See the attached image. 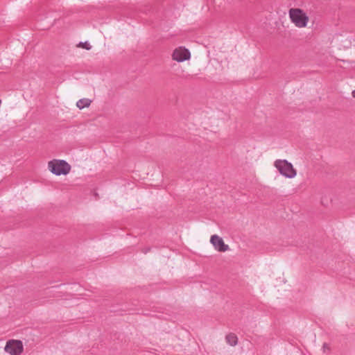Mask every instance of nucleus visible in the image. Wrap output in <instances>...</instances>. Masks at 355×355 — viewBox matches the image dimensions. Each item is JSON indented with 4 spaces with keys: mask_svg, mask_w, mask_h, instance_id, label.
<instances>
[{
    "mask_svg": "<svg viewBox=\"0 0 355 355\" xmlns=\"http://www.w3.org/2000/svg\"><path fill=\"white\" fill-rule=\"evenodd\" d=\"M288 16L291 21L298 28H306L310 21L307 13L301 8H291Z\"/></svg>",
    "mask_w": 355,
    "mask_h": 355,
    "instance_id": "1",
    "label": "nucleus"
},
{
    "mask_svg": "<svg viewBox=\"0 0 355 355\" xmlns=\"http://www.w3.org/2000/svg\"><path fill=\"white\" fill-rule=\"evenodd\" d=\"M49 171L55 175H67L71 169V165L63 159H53L47 163Z\"/></svg>",
    "mask_w": 355,
    "mask_h": 355,
    "instance_id": "2",
    "label": "nucleus"
},
{
    "mask_svg": "<svg viewBox=\"0 0 355 355\" xmlns=\"http://www.w3.org/2000/svg\"><path fill=\"white\" fill-rule=\"evenodd\" d=\"M274 166L284 177L293 179L297 176V170L291 163L286 160L278 159L275 162Z\"/></svg>",
    "mask_w": 355,
    "mask_h": 355,
    "instance_id": "3",
    "label": "nucleus"
},
{
    "mask_svg": "<svg viewBox=\"0 0 355 355\" xmlns=\"http://www.w3.org/2000/svg\"><path fill=\"white\" fill-rule=\"evenodd\" d=\"M3 350L8 355H22L24 352V345L21 340L9 339L6 341Z\"/></svg>",
    "mask_w": 355,
    "mask_h": 355,
    "instance_id": "4",
    "label": "nucleus"
},
{
    "mask_svg": "<svg viewBox=\"0 0 355 355\" xmlns=\"http://www.w3.org/2000/svg\"><path fill=\"white\" fill-rule=\"evenodd\" d=\"M191 58V51L182 46L175 48L171 53V59L177 62L189 61Z\"/></svg>",
    "mask_w": 355,
    "mask_h": 355,
    "instance_id": "5",
    "label": "nucleus"
},
{
    "mask_svg": "<svg viewBox=\"0 0 355 355\" xmlns=\"http://www.w3.org/2000/svg\"><path fill=\"white\" fill-rule=\"evenodd\" d=\"M210 243L218 252H225L229 250L228 245L225 244L223 239L218 235H212L210 238Z\"/></svg>",
    "mask_w": 355,
    "mask_h": 355,
    "instance_id": "6",
    "label": "nucleus"
},
{
    "mask_svg": "<svg viewBox=\"0 0 355 355\" xmlns=\"http://www.w3.org/2000/svg\"><path fill=\"white\" fill-rule=\"evenodd\" d=\"M92 101L88 98H83L76 102V106L80 110L87 108L90 106Z\"/></svg>",
    "mask_w": 355,
    "mask_h": 355,
    "instance_id": "7",
    "label": "nucleus"
},
{
    "mask_svg": "<svg viewBox=\"0 0 355 355\" xmlns=\"http://www.w3.org/2000/svg\"><path fill=\"white\" fill-rule=\"evenodd\" d=\"M226 342L231 346H235L238 343V338L234 334H230L226 336L225 338Z\"/></svg>",
    "mask_w": 355,
    "mask_h": 355,
    "instance_id": "8",
    "label": "nucleus"
},
{
    "mask_svg": "<svg viewBox=\"0 0 355 355\" xmlns=\"http://www.w3.org/2000/svg\"><path fill=\"white\" fill-rule=\"evenodd\" d=\"M202 124L204 125L205 128H210V130L212 131L216 128V125L215 124V119L210 118L209 121L208 120H204L202 121Z\"/></svg>",
    "mask_w": 355,
    "mask_h": 355,
    "instance_id": "9",
    "label": "nucleus"
},
{
    "mask_svg": "<svg viewBox=\"0 0 355 355\" xmlns=\"http://www.w3.org/2000/svg\"><path fill=\"white\" fill-rule=\"evenodd\" d=\"M77 47L85 49L86 50H90L92 49L91 44L88 42H80Z\"/></svg>",
    "mask_w": 355,
    "mask_h": 355,
    "instance_id": "10",
    "label": "nucleus"
},
{
    "mask_svg": "<svg viewBox=\"0 0 355 355\" xmlns=\"http://www.w3.org/2000/svg\"><path fill=\"white\" fill-rule=\"evenodd\" d=\"M322 351L325 354L329 353L330 351H331V348H330L329 345H328L327 343L323 344V345H322Z\"/></svg>",
    "mask_w": 355,
    "mask_h": 355,
    "instance_id": "11",
    "label": "nucleus"
},
{
    "mask_svg": "<svg viewBox=\"0 0 355 355\" xmlns=\"http://www.w3.org/2000/svg\"><path fill=\"white\" fill-rule=\"evenodd\" d=\"M352 96L355 98V89L352 92Z\"/></svg>",
    "mask_w": 355,
    "mask_h": 355,
    "instance_id": "12",
    "label": "nucleus"
}]
</instances>
